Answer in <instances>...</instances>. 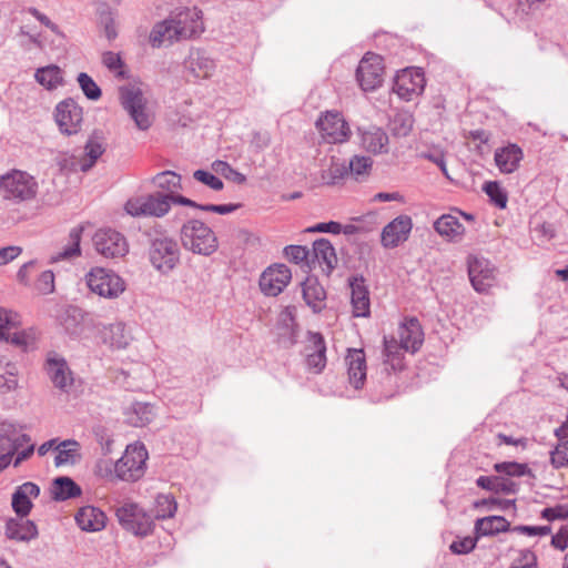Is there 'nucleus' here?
<instances>
[{
  "instance_id": "774afa93",
  "label": "nucleus",
  "mask_w": 568,
  "mask_h": 568,
  "mask_svg": "<svg viewBox=\"0 0 568 568\" xmlns=\"http://www.w3.org/2000/svg\"><path fill=\"white\" fill-rule=\"evenodd\" d=\"M551 545L559 550H565L568 547V525L562 526L557 534L551 537Z\"/></svg>"
},
{
  "instance_id": "c756f323",
  "label": "nucleus",
  "mask_w": 568,
  "mask_h": 568,
  "mask_svg": "<svg viewBox=\"0 0 568 568\" xmlns=\"http://www.w3.org/2000/svg\"><path fill=\"white\" fill-rule=\"evenodd\" d=\"M6 536L17 541H30L38 536V529L31 520L10 519L6 525Z\"/></svg>"
},
{
  "instance_id": "393cba45",
  "label": "nucleus",
  "mask_w": 568,
  "mask_h": 568,
  "mask_svg": "<svg viewBox=\"0 0 568 568\" xmlns=\"http://www.w3.org/2000/svg\"><path fill=\"white\" fill-rule=\"evenodd\" d=\"M173 22L169 16L163 21L154 24L149 36V41L153 48H160L165 42L172 44L173 42L183 41L181 32L178 31Z\"/></svg>"
},
{
  "instance_id": "a878e982",
  "label": "nucleus",
  "mask_w": 568,
  "mask_h": 568,
  "mask_svg": "<svg viewBox=\"0 0 568 568\" xmlns=\"http://www.w3.org/2000/svg\"><path fill=\"white\" fill-rule=\"evenodd\" d=\"M31 438L27 434H20L16 425L11 423H1L0 425V454L8 452H18L24 444H29Z\"/></svg>"
},
{
  "instance_id": "a18cd8bd",
  "label": "nucleus",
  "mask_w": 568,
  "mask_h": 568,
  "mask_svg": "<svg viewBox=\"0 0 568 568\" xmlns=\"http://www.w3.org/2000/svg\"><path fill=\"white\" fill-rule=\"evenodd\" d=\"M155 187L164 194H174L181 189V176L172 171H163L152 179Z\"/></svg>"
},
{
  "instance_id": "f704fd0d",
  "label": "nucleus",
  "mask_w": 568,
  "mask_h": 568,
  "mask_svg": "<svg viewBox=\"0 0 568 568\" xmlns=\"http://www.w3.org/2000/svg\"><path fill=\"white\" fill-rule=\"evenodd\" d=\"M310 342L314 344L315 353H306L308 369L321 373L326 366V345L320 333H310Z\"/></svg>"
},
{
  "instance_id": "c85d7f7f",
  "label": "nucleus",
  "mask_w": 568,
  "mask_h": 568,
  "mask_svg": "<svg viewBox=\"0 0 568 568\" xmlns=\"http://www.w3.org/2000/svg\"><path fill=\"white\" fill-rule=\"evenodd\" d=\"M435 231L450 242L462 241L465 227L459 220L452 214H444L434 223Z\"/></svg>"
},
{
  "instance_id": "f03ea898",
  "label": "nucleus",
  "mask_w": 568,
  "mask_h": 568,
  "mask_svg": "<svg viewBox=\"0 0 568 568\" xmlns=\"http://www.w3.org/2000/svg\"><path fill=\"white\" fill-rule=\"evenodd\" d=\"M38 191L37 179L27 171L12 169L0 176V196L12 204L33 201Z\"/></svg>"
},
{
  "instance_id": "f3484780",
  "label": "nucleus",
  "mask_w": 568,
  "mask_h": 568,
  "mask_svg": "<svg viewBox=\"0 0 568 568\" xmlns=\"http://www.w3.org/2000/svg\"><path fill=\"white\" fill-rule=\"evenodd\" d=\"M413 230V220L402 214L387 223L381 234V243L385 248H395L406 242Z\"/></svg>"
},
{
  "instance_id": "1a4fd4ad",
  "label": "nucleus",
  "mask_w": 568,
  "mask_h": 568,
  "mask_svg": "<svg viewBox=\"0 0 568 568\" xmlns=\"http://www.w3.org/2000/svg\"><path fill=\"white\" fill-rule=\"evenodd\" d=\"M54 121L63 135L78 134L82 130L83 109L73 99H64L54 108Z\"/></svg>"
},
{
  "instance_id": "423d86ee",
  "label": "nucleus",
  "mask_w": 568,
  "mask_h": 568,
  "mask_svg": "<svg viewBox=\"0 0 568 568\" xmlns=\"http://www.w3.org/2000/svg\"><path fill=\"white\" fill-rule=\"evenodd\" d=\"M123 209L128 215L135 219H160L169 213L166 195L163 192L132 196L124 203Z\"/></svg>"
},
{
  "instance_id": "58836bf2",
  "label": "nucleus",
  "mask_w": 568,
  "mask_h": 568,
  "mask_svg": "<svg viewBox=\"0 0 568 568\" xmlns=\"http://www.w3.org/2000/svg\"><path fill=\"white\" fill-rule=\"evenodd\" d=\"M82 231H83L82 227H73L69 233L68 245L65 247H63L61 251L57 252L55 254H52L50 256V263H58L60 261H69V260L80 256V254H81L80 242H81Z\"/></svg>"
},
{
  "instance_id": "6e6552de",
  "label": "nucleus",
  "mask_w": 568,
  "mask_h": 568,
  "mask_svg": "<svg viewBox=\"0 0 568 568\" xmlns=\"http://www.w3.org/2000/svg\"><path fill=\"white\" fill-rule=\"evenodd\" d=\"M121 526L136 536H148L153 530V517L136 504L128 503L115 513Z\"/></svg>"
},
{
  "instance_id": "6e6d98bb",
  "label": "nucleus",
  "mask_w": 568,
  "mask_h": 568,
  "mask_svg": "<svg viewBox=\"0 0 568 568\" xmlns=\"http://www.w3.org/2000/svg\"><path fill=\"white\" fill-rule=\"evenodd\" d=\"M77 81H78L79 87L82 90L83 94L89 100L98 101L101 98V95H102L101 89L88 73H85V72L79 73Z\"/></svg>"
},
{
  "instance_id": "bb28decb",
  "label": "nucleus",
  "mask_w": 568,
  "mask_h": 568,
  "mask_svg": "<svg viewBox=\"0 0 568 568\" xmlns=\"http://www.w3.org/2000/svg\"><path fill=\"white\" fill-rule=\"evenodd\" d=\"M78 526L85 531H99L105 527V514L94 506H83L75 515Z\"/></svg>"
},
{
  "instance_id": "de8ad7c7",
  "label": "nucleus",
  "mask_w": 568,
  "mask_h": 568,
  "mask_svg": "<svg viewBox=\"0 0 568 568\" xmlns=\"http://www.w3.org/2000/svg\"><path fill=\"white\" fill-rule=\"evenodd\" d=\"M102 63L115 78L120 80L128 78L125 63L123 62L120 53L113 51L103 52Z\"/></svg>"
},
{
  "instance_id": "6ab92c4d",
  "label": "nucleus",
  "mask_w": 568,
  "mask_h": 568,
  "mask_svg": "<svg viewBox=\"0 0 568 568\" xmlns=\"http://www.w3.org/2000/svg\"><path fill=\"white\" fill-rule=\"evenodd\" d=\"M215 61L203 50L192 49L184 60V69L194 79L211 78L215 71Z\"/></svg>"
},
{
  "instance_id": "37998d69",
  "label": "nucleus",
  "mask_w": 568,
  "mask_h": 568,
  "mask_svg": "<svg viewBox=\"0 0 568 568\" xmlns=\"http://www.w3.org/2000/svg\"><path fill=\"white\" fill-rule=\"evenodd\" d=\"M565 427H559L555 430L558 437V444L550 454L551 464L555 468L568 467V436Z\"/></svg>"
},
{
  "instance_id": "e433bc0d",
  "label": "nucleus",
  "mask_w": 568,
  "mask_h": 568,
  "mask_svg": "<svg viewBox=\"0 0 568 568\" xmlns=\"http://www.w3.org/2000/svg\"><path fill=\"white\" fill-rule=\"evenodd\" d=\"M104 151L102 141L95 134L91 135L84 145V155L79 160L80 170H91Z\"/></svg>"
},
{
  "instance_id": "9b49d317",
  "label": "nucleus",
  "mask_w": 568,
  "mask_h": 568,
  "mask_svg": "<svg viewBox=\"0 0 568 568\" xmlns=\"http://www.w3.org/2000/svg\"><path fill=\"white\" fill-rule=\"evenodd\" d=\"M44 371L55 388L63 393L71 390L74 377L63 356L55 352H49L44 362Z\"/></svg>"
},
{
  "instance_id": "09e8293b",
  "label": "nucleus",
  "mask_w": 568,
  "mask_h": 568,
  "mask_svg": "<svg viewBox=\"0 0 568 568\" xmlns=\"http://www.w3.org/2000/svg\"><path fill=\"white\" fill-rule=\"evenodd\" d=\"M178 509L176 501L171 495H159L155 499L154 518L166 519L174 516Z\"/></svg>"
},
{
  "instance_id": "7c9ffc66",
  "label": "nucleus",
  "mask_w": 568,
  "mask_h": 568,
  "mask_svg": "<svg viewBox=\"0 0 568 568\" xmlns=\"http://www.w3.org/2000/svg\"><path fill=\"white\" fill-rule=\"evenodd\" d=\"M303 298L314 312L325 306L326 292L315 277H307L302 284Z\"/></svg>"
},
{
  "instance_id": "9d476101",
  "label": "nucleus",
  "mask_w": 568,
  "mask_h": 568,
  "mask_svg": "<svg viewBox=\"0 0 568 568\" xmlns=\"http://www.w3.org/2000/svg\"><path fill=\"white\" fill-rule=\"evenodd\" d=\"M384 67L381 55L366 53L356 70V79L364 91H374L383 83Z\"/></svg>"
},
{
  "instance_id": "680f3d73",
  "label": "nucleus",
  "mask_w": 568,
  "mask_h": 568,
  "mask_svg": "<svg viewBox=\"0 0 568 568\" xmlns=\"http://www.w3.org/2000/svg\"><path fill=\"white\" fill-rule=\"evenodd\" d=\"M495 470L498 473H504L508 476H523L527 471V465L519 464L516 462H504L495 464L494 466Z\"/></svg>"
},
{
  "instance_id": "3c124183",
  "label": "nucleus",
  "mask_w": 568,
  "mask_h": 568,
  "mask_svg": "<svg viewBox=\"0 0 568 568\" xmlns=\"http://www.w3.org/2000/svg\"><path fill=\"white\" fill-rule=\"evenodd\" d=\"M390 125L395 135L407 136L413 129L414 118L408 112H398L394 115Z\"/></svg>"
},
{
  "instance_id": "864d4df0",
  "label": "nucleus",
  "mask_w": 568,
  "mask_h": 568,
  "mask_svg": "<svg viewBox=\"0 0 568 568\" xmlns=\"http://www.w3.org/2000/svg\"><path fill=\"white\" fill-rule=\"evenodd\" d=\"M20 316L10 310L0 308V339H6L12 329L19 327Z\"/></svg>"
},
{
  "instance_id": "f257e3e1",
  "label": "nucleus",
  "mask_w": 568,
  "mask_h": 568,
  "mask_svg": "<svg viewBox=\"0 0 568 568\" xmlns=\"http://www.w3.org/2000/svg\"><path fill=\"white\" fill-rule=\"evenodd\" d=\"M180 242L184 250L201 256H211L219 248L215 232L203 221L190 219L180 230Z\"/></svg>"
},
{
  "instance_id": "b1692460",
  "label": "nucleus",
  "mask_w": 568,
  "mask_h": 568,
  "mask_svg": "<svg viewBox=\"0 0 568 568\" xmlns=\"http://www.w3.org/2000/svg\"><path fill=\"white\" fill-rule=\"evenodd\" d=\"M349 383L357 389L366 379V357L363 349H348L345 357Z\"/></svg>"
},
{
  "instance_id": "412c9836",
  "label": "nucleus",
  "mask_w": 568,
  "mask_h": 568,
  "mask_svg": "<svg viewBox=\"0 0 568 568\" xmlns=\"http://www.w3.org/2000/svg\"><path fill=\"white\" fill-rule=\"evenodd\" d=\"M388 135L377 126L359 129L361 146L372 154H384L388 152Z\"/></svg>"
},
{
  "instance_id": "0e129e2a",
  "label": "nucleus",
  "mask_w": 568,
  "mask_h": 568,
  "mask_svg": "<svg viewBox=\"0 0 568 568\" xmlns=\"http://www.w3.org/2000/svg\"><path fill=\"white\" fill-rule=\"evenodd\" d=\"M541 517L548 521L566 519L568 518V507L564 505H557L555 507L545 508L541 511Z\"/></svg>"
},
{
  "instance_id": "39448f33",
  "label": "nucleus",
  "mask_w": 568,
  "mask_h": 568,
  "mask_svg": "<svg viewBox=\"0 0 568 568\" xmlns=\"http://www.w3.org/2000/svg\"><path fill=\"white\" fill-rule=\"evenodd\" d=\"M120 100L123 109L129 113L139 130L146 131L152 126L154 114L148 106V101L140 88L134 85L122 87L120 89Z\"/></svg>"
},
{
  "instance_id": "052dcab7",
  "label": "nucleus",
  "mask_w": 568,
  "mask_h": 568,
  "mask_svg": "<svg viewBox=\"0 0 568 568\" xmlns=\"http://www.w3.org/2000/svg\"><path fill=\"white\" fill-rule=\"evenodd\" d=\"M34 288L40 294H50L54 291V274L52 271H43L34 283Z\"/></svg>"
},
{
  "instance_id": "49530a36",
  "label": "nucleus",
  "mask_w": 568,
  "mask_h": 568,
  "mask_svg": "<svg viewBox=\"0 0 568 568\" xmlns=\"http://www.w3.org/2000/svg\"><path fill=\"white\" fill-rule=\"evenodd\" d=\"M348 174L347 165L338 159L332 158L327 169L322 170L321 179L325 184H336Z\"/></svg>"
},
{
  "instance_id": "473e14b6",
  "label": "nucleus",
  "mask_w": 568,
  "mask_h": 568,
  "mask_svg": "<svg viewBox=\"0 0 568 568\" xmlns=\"http://www.w3.org/2000/svg\"><path fill=\"white\" fill-rule=\"evenodd\" d=\"M34 80L44 89L53 91L64 84V72L59 65L49 64L36 70Z\"/></svg>"
},
{
  "instance_id": "8fccbe9b",
  "label": "nucleus",
  "mask_w": 568,
  "mask_h": 568,
  "mask_svg": "<svg viewBox=\"0 0 568 568\" xmlns=\"http://www.w3.org/2000/svg\"><path fill=\"white\" fill-rule=\"evenodd\" d=\"M373 161L368 156L354 155L347 165L348 174L353 175L356 180L367 176L372 169Z\"/></svg>"
},
{
  "instance_id": "338daca9",
  "label": "nucleus",
  "mask_w": 568,
  "mask_h": 568,
  "mask_svg": "<svg viewBox=\"0 0 568 568\" xmlns=\"http://www.w3.org/2000/svg\"><path fill=\"white\" fill-rule=\"evenodd\" d=\"M307 232L339 234L342 233V224L335 221L317 223L308 227Z\"/></svg>"
},
{
  "instance_id": "4be33fe9",
  "label": "nucleus",
  "mask_w": 568,
  "mask_h": 568,
  "mask_svg": "<svg viewBox=\"0 0 568 568\" xmlns=\"http://www.w3.org/2000/svg\"><path fill=\"white\" fill-rule=\"evenodd\" d=\"M101 338L112 349H124L133 339L131 331L123 322H115L104 326Z\"/></svg>"
},
{
  "instance_id": "0eeeda50",
  "label": "nucleus",
  "mask_w": 568,
  "mask_h": 568,
  "mask_svg": "<svg viewBox=\"0 0 568 568\" xmlns=\"http://www.w3.org/2000/svg\"><path fill=\"white\" fill-rule=\"evenodd\" d=\"M148 450L141 443L126 446L118 462L119 479L122 481H136L141 479L146 469Z\"/></svg>"
},
{
  "instance_id": "ea45409f",
  "label": "nucleus",
  "mask_w": 568,
  "mask_h": 568,
  "mask_svg": "<svg viewBox=\"0 0 568 568\" xmlns=\"http://www.w3.org/2000/svg\"><path fill=\"white\" fill-rule=\"evenodd\" d=\"M81 487L70 477H58L51 486V496L54 500H67L80 496Z\"/></svg>"
},
{
  "instance_id": "4c0bfd02",
  "label": "nucleus",
  "mask_w": 568,
  "mask_h": 568,
  "mask_svg": "<svg viewBox=\"0 0 568 568\" xmlns=\"http://www.w3.org/2000/svg\"><path fill=\"white\" fill-rule=\"evenodd\" d=\"M55 453V466L73 465L80 459V444L74 439L59 442Z\"/></svg>"
},
{
  "instance_id": "603ef678",
  "label": "nucleus",
  "mask_w": 568,
  "mask_h": 568,
  "mask_svg": "<svg viewBox=\"0 0 568 568\" xmlns=\"http://www.w3.org/2000/svg\"><path fill=\"white\" fill-rule=\"evenodd\" d=\"M152 406L144 403H135L132 406L130 423L136 427H142L153 419Z\"/></svg>"
},
{
  "instance_id": "f8f14e48",
  "label": "nucleus",
  "mask_w": 568,
  "mask_h": 568,
  "mask_svg": "<svg viewBox=\"0 0 568 568\" xmlns=\"http://www.w3.org/2000/svg\"><path fill=\"white\" fill-rule=\"evenodd\" d=\"M316 126L327 143H343L348 140L351 129L343 115L337 111H328L321 116Z\"/></svg>"
},
{
  "instance_id": "5fc2aeb1",
  "label": "nucleus",
  "mask_w": 568,
  "mask_h": 568,
  "mask_svg": "<svg viewBox=\"0 0 568 568\" xmlns=\"http://www.w3.org/2000/svg\"><path fill=\"white\" fill-rule=\"evenodd\" d=\"M94 474L99 478L108 481H116L119 479L118 462L113 463L111 459H99L94 466Z\"/></svg>"
},
{
  "instance_id": "a19ab883",
  "label": "nucleus",
  "mask_w": 568,
  "mask_h": 568,
  "mask_svg": "<svg viewBox=\"0 0 568 568\" xmlns=\"http://www.w3.org/2000/svg\"><path fill=\"white\" fill-rule=\"evenodd\" d=\"M509 521L503 516H488L479 518L475 524L477 537L495 535L509 529Z\"/></svg>"
},
{
  "instance_id": "7ed1b4c3",
  "label": "nucleus",
  "mask_w": 568,
  "mask_h": 568,
  "mask_svg": "<svg viewBox=\"0 0 568 568\" xmlns=\"http://www.w3.org/2000/svg\"><path fill=\"white\" fill-rule=\"evenodd\" d=\"M148 258L161 275H169L180 264L181 253L175 240L161 235L150 240Z\"/></svg>"
},
{
  "instance_id": "2eb2a0df",
  "label": "nucleus",
  "mask_w": 568,
  "mask_h": 568,
  "mask_svg": "<svg viewBox=\"0 0 568 568\" xmlns=\"http://www.w3.org/2000/svg\"><path fill=\"white\" fill-rule=\"evenodd\" d=\"M182 40L199 37L204 31L202 11L196 7L176 9L170 13Z\"/></svg>"
},
{
  "instance_id": "5701e85b",
  "label": "nucleus",
  "mask_w": 568,
  "mask_h": 568,
  "mask_svg": "<svg viewBox=\"0 0 568 568\" xmlns=\"http://www.w3.org/2000/svg\"><path fill=\"white\" fill-rule=\"evenodd\" d=\"M524 159V152L517 144L509 143L506 146L495 151L494 160L501 173L510 174L515 172Z\"/></svg>"
},
{
  "instance_id": "dca6fc26",
  "label": "nucleus",
  "mask_w": 568,
  "mask_h": 568,
  "mask_svg": "<svg viewBox=\"0 0 568 568\" xmlns=\"http://www.w3.org/2000/svg\"><path fill=\"white\" fill-rule=\"evenodd\" d=\"M468 275L475 291L487 292L495 281V266L485 257L470 255L467 258Z\"/></svg>"
},
{
  "instance_id": "69168bd1",
  "label": "nucleus",
  "mask_w": 568,
  "mask_h": 568,
  "mask_svg": "<svg viewBox=\"0 0 568 568\" xmlns=\"http://www.w3.org/2000/svg\"><path fill=\"white\" fill-rule=\"evenodd\" d=\"M477 537H465L463 539L453 541L450 550L455 554H468L476 546Z\"/></svg>"
},
{
  "instance_id": "13d9d810",
  "label": "nucleus",
  "mask_w": 568,
  "mask_h": 568,
  "mask_svg": "<svg viewBox=\"0 0 568 568\" xmlns=\"http://www.w3.org/2000/svg\"><path fill=\"white\" fill-rule=\"evenodd\" d=\"M483 190L489 196L490 201L499 209H505L507 204V194L497 182H486Z\"/></svg>"
},
{
  "instance_id": "bf43d9fd",
  "label": "nucleus",
  "mask_w": 568,
  "mask_h": 568,
  "mask_svg": "<svg viewBox=\"0 0 568 568\" xmlns=\"http://www.w3.org/2000/svg\"><path fill=\"white\" fill-rule=\"evenodd\" d=\"M193 178L214 191H220L224 186L222 180L209 171L196 170L193 173Z\"/></svg>"
},
{
  "instance_id": "20e7f679",
  "label": "nucleus",
  "mask_w": 568,
  "mask_h": 568,
  "mask_svg": "<svg viewBox=\"0 0 568 568\" xmlns=\"http://www.w3.org/2000/svg\"><path fill=\"white\" fill-rule=\"evenodd\" d=\"M85 283L90 292L105 300H116L126 290L125 281L114 271L93 267L85 274Z\"/></svg>"
},
{
  "instance_id": "4468645a",
  "label": "nucleus",
  "mask_w": 568,
  "mask_h": 568,
  "mask_svg": "<svg viewBox=\"0 0 568 568\" xmlns=\"http://www.w3.org/2000/svg\"><path fill=\"white\" fill-rule=\"evenodd\" d=\"M425 77L418 68H407L397 73L393 90L403 100L410 101L423 93Z\"/></svg>"
},
{
  "instance_id": "a211bd4d",
  "label": "nucleus",
  "mask_w": 568,
  "mask_h": 568,
  "mask_svg": "<svg viewBox=\"0 0 568 568\" xmlns=\"http://www.w3.org/2000/svg\"><path fill=\"white\" fill-rule=\"evenodd\" d=\"M292 272L285 264L268 266L261 275L260 287L267 296H277L288 285Z\"/></svg>"
},
{
  "instance_id": "aec40b11",
  "label": "nucleus",
  "mask_w": 568,
  "mask_h": 568,
  "mask_svg": "<svg viewBox=\"0 0 568 568\" xmlns=\"http://www.w3.org/2000/svg\"><path fill=\"white\" fill-rule=\"evenodd\" d=\"M424 341V333L417 318H408L398 327V344L405 351L415 353Z\"/></svg>"
},
{
  "instance_id": "cd10ccee",
  "label": "nucleus",
  "mask_w": 568,
  "mask_h": 568,
  "mask_svg": "<svg viewBox=\"0 0 568 568\" xmlns=\"http://www.w3.org/2000/svg\"><path fill=\"white\" fill-rule=\"evenodd\" d=\"M40 494L38 485L31 481H27L19 486L12 496V508L21 516H26L30 513L32 504L31 499L37 498Z\"/></svg>"
},
{
  "instance_id": "2f4dec72",
  "label": "nucleus",
  "mask_w": 568,
  "mask_h": 568,
  "mask_svg": "<svg viewBox=\"0 0 568 568\" xmlns=\"http://www.w3.org/2000/svg\"><path fill=\"white\" fill-rule=\"evenodd\" d=\"M351 302L354 316L366 317L369 315V294L363 280L355 278L351 282Z\"/></svg>"
},
{
  "instance_id": "c03bdc74",
  "label": "nucleus",
  "mask_w": 568,
  "mask_h": 568,
  "mask_svg": "<svg viewBox=\"0 0 568 568\" xmlns=\"http://www.w3.org/2000/svg\"><path fill=\"white\" fill-rule=\"evenodd\" d=\"M37 339V329H19L18 327H16V329H12V332L9 333L8 337L4 341L10 342L17 347L28 351L29 348L34 347Z\"/></svg>"
},
{
  "instance_id": "79ce46f5",
  "label": "nucleus",
  "mask_w": 568,
  "mask_h": 568,
  "mask_svg": "<svg viewBox=\"0 0 568 568\" xmlns=\"http://www.w3.org/2000/svg\"><path fill=\"white\" fill-rule=\"evenodd\" d=\"M18 386V368L12 362L0 357V393L6 394Z\"/></svg>"
},
{
  "instance_id": "4d7b16f0",
  "label": "nucleus",
  "mask_w": 568,
  "mask_h": 568,
  "mask_svg": "<svg viewBox=\"0 0 568 568\" xmlns=\"http://www.w3.org/2000/svg\"><path fill=\"white\" fill-rule=\"evenodd\" d=\"M212 170L220 175H223L225 179L236 183L243 184L246 181V176L241 172L234 170L227 162L225 161H214L212 163Z\"/></svg>"
},
{
  "instance_id": "c9c22d12",
  "label": "nucleus",
  "mask_w": 568,
  "mask_h": 568,
  "mask_svg": "<svg viewBox=\"0 0 568 568\" xmlns=\"http://www.w3.org/2000/svg\"><path fill=\"white\" fill-rule=\"evenodd\" d=\"M404 347L398 344L397 339L384 338V365L386 369L393 372L402 371L404 368Z\"/></svg>"
},
{
  "instance_id": "ddd939ff",
  "label": "nucleus",
  "mask_w": 568,
  "mask_h": 568,
  "mask_svg": "<svg viewBox=\"0 0 568 568\" xmlns=\"http://www.w3.org/2000/svg\"><path fill=\"white\" fill-rule=\"evenodd\" d=\"M97 252L104 257L115 258L124 256L129 251L126 239L112 229H101L93 236Z\"/></svg>"
},
{
  "instance_id": "72a5a7b5",
  "label": "nucleus",
  "mask_w": 568,
  "mask_h": 568,
  "mask_svg": "<svg viewBox=\"0 0 568 568\" xmlns=\"http://www.w3.org/2000/svg\"><path fill=\"white\" fill-rule=\"evenodd\" d=\"M313 253L322 266L323 272L329 274L337 264V257L332 243L326 239L316 240L313 243Z\"/></svg>"
},
{
  "instance_id": "e2e57ef3",
  "label": "nucleus",
  "mask_w": 568,
  "mask_h": 568,
  "mask_svg": "<svg viewBox=\"0 0 568 568\" xmlns=\"http://www.w3.org/2000/svg\"><path fill=\"white\" fill-rule=\"evenodd\" d=\"M310 251L306 246L288 245L284 248L286 258L295 264L302 263L307 260Z\"/></svg>"
}]
</instances>
